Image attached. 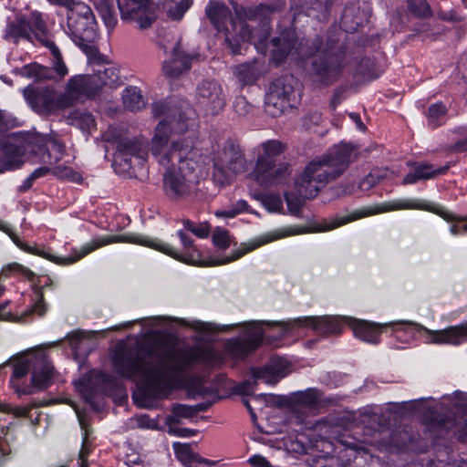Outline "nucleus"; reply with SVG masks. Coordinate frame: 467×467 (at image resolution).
Masks as SVG:
<instances>
[{
	"mask_svg": "<svg viewBox=\"0 0 467 467\" xmlns=\"http://www.w3.org/2000/svg\"><path fill=\"white\" fill-rule=\"evenodd\" d=\"M236 18L233 24L234 30L239 35L243 43L251 42L256 51L271 58H288L295 56H306L309 58H337L345 56L342 46L336 36H328L326 42L317 36L310 46L304 44V38L297 34L295 16L289 23L279 21L275 26V36H271L273 15L285 9L282 0L260 3L256 5H244L231 2Z\"/></svg>",
	"mask_w": 467,
	"mask_h": 467,
	"instance_id": "1",
	"label": "nucleus"
},
{
	"mask_svg": "<svg viewBox=\"0 0 467 467\" xmlns=\"http://www.w3.org/2000/svg\"><path fill=\"white\" fill-rule=\"evenodd\" d=\"M154 117H163L154 130L150 151L165 171L162 188L165 195L174 201L182 200L198 189L199 176L195 171L193 141L190 138L171 140V134H183L193 126L194 120L182 107L161 100L151 105Z\"/></svg>",
	"mask_w": 467,
	"mask_h": 467,
	"instance_id": "2",
	"label": "nucleus"
},
{
	"mask_svg": "<svg viewBox=\"0 0 467 467\" xmlns=\"http://www.w3.org/2000/svg\"><path fill=\"white\" fill-rule=\"evenodd\" d=\"M209 355L202 349L188 350L172 340L160 339L150 345L140 344L136 349L121 348L112 362L120 376L141 379L145 399H162L173 390L182 374Z\"/></svg>",
	"mask_w": 467,
	"mask_h": 467,
	"instance_id": "3",
	"label": "nucleus"
},
{
	"mask_svg": "<svg viewBox=\"0 0 467 467\" xmlns=\"http://www.w3.org/2000/svg\"><path fill=\"white\" fill-rule=\"evenodd\" d=\"M265 326L277 327L279 336L289 332L294 327H311L320 335H336L341 333L342 320L338 317H304L288 322L252 321L244 324L245 338H236L229 342L228 351L235 358H243L255 350L265 337Z\"/></svg>",
	"mask_w": 467,
	"mask_h": 467,
	"instance_id": "4",
	"label": "nucleus"
},
{
	"mask_svg": "<svg viewBox=\"0 0 467 467\" xmlns=\"http://www.w3.org/2000/svg\"><path fill=\"white\" fill-rule=\"evenodd\" d=\"M178 236L180 237L182 244L183 246V250L182 253L177 252L172 246H171L168 244L162 243L158 239H151L146 236L139 235H122L118 238L104 237L95 239L91 243L85 244L76 256L67 258H57L52 256L42 250L33 248L27 244H23L22 242H16V244L26 252L42 256L57 264L75 263L99 247L114 243L116 241H126L154 248L171 256L174 259L190 265H200L202 262V254L200 250L193 244L192 239L182 230H180L178 232Z\"/></svg>",
	"mask_w": 467,
	"mask_h": 467,
	"instance_id": "5",
	"label": "nucleus"
},
{
	"mask_svg": "<svg viewBox=\"0 0 467 467\" xmlns=\"http://www.w3.org/2000/svg\"><path fill=\"white\" fill-rule=\"evenodd\" d=\"M5 38L13 43L26 41L36 56L50 55L53 58H62L59 47L47 30L42 14L37 11L31 12L28 16L17 15L13 21H9L5 30Z\"/></svg>",
	"mask_w": 467,
	"mask_h": 467,
	"instance_id": "6",
	"label": "nucleus"
},
{
	"mask_svg": "<svg viewBox=\"0 0 467 467\" xmlns=\"http://www.w3.org/2000/svg\"><path fill=\"white\" fill-rule=\"evenodd\" d=\"M426 210L431 213H434L443 218L447 222H462L467 221L466 218L457 217L452 214L451 212L446 210L441 206H432L431 204L425 203L423 201L417 199H400L394 200L392 202L382 204L380 207L377 209L370 208H363L360 210H357L351 213L348 215L337 217L333 219L325 228L324 230H333L339 226H342L348 223L353 222L355 220L372 215L379 213L396 211V210ZM451 233L454 235L461 234L463 233H467V222L463 224H453L451 227Z\"/></svg>",
	"mask_w": 467,
	"mask_h": 467,
	"instance_id": "7",
	"label": "nucleus"
},
{
	"mask_svg": "<svg viewBox=\"0 0 467 467\" xmlns=\"http://www.w3.org/2000/svg\"><path fill=\"white\" fill-rule=\"evenodd\" d=\"M67 33L88 58H107L99 53L94 44L97 38V22L91 8L78 3L72 9L67 11Z\"/></svg>",
	"mask_w": 467,
	"mask_h": 467,
	"instance_id": "8",
	"label": "nucleus"
},
{
	"mask_svg": "<svg viewBox=\"0 0 467 467\" xmlns=\"http://www.w3.org/2000/svg\"><path fill=\"white\" fill-rule=\"evenodd\" d=\"M6 123L0 111V173L20 167L26 151L36 152L40 138L28 132H14L5 136Z\"/></svg>",
	"mask_w": 467,
	"mask_h": 467,
	"instance_id": "9",
	"label": "nucleus"
},
{
	"mask_svg": "<svg viewBox=\"0 0 467 467\" xmlns=\"http://www.w3.org/2000/svg\"><path fill=\"white\" fill-rule=\"evenodd\" d=\"M393 327V336L398 340L408 343L414 337V332H425L430 343L459 346L467 340V321L451 326L441 330H431L414 322H393L388 324Z\"/></svg>",
	"mask_w": 467,
	"mask_h": 467,
	"instance_id": "10",
	"label": "nucleus"
},
{
	"mask_svg": "<svg viewBox=\"0 0 467 467\" xmlns=\"http://www.w3.org/2000/svg\"><path fill=\"white\" fill-rule=\"evenodd\" d=\"M13 379H20L32 368L31 385L21 391L22 394H32L36 389H47L52 382L54 368L45 354H40L31 358H14Z\"/></svg>",
	"mask_w": 467,
	"mask_h": 467,
	"instance_id": "11",
	"label": "nucleus"
},
{
	"mask_svg": "<svg viewBox=\"0 0 467 467\" xmlns=\"http://www.w3.org/2000/svg\"><path fill=\"white\" fill-rule=\"evenodd\" d=\"M338 177V171H334L322 156L306 165L296 178L295 188L303 196L315 198L322 188Z\"/></svg>",
	"mask_w": 467,
	"mask_h": 467,
	"instance_id": "12",
	"label": "nucleus"
},
{
	"mask_svg": "<svg viewBox=\"0 0 467 467\" xmlns=\"http://www.w3.org/2000/svg\"><path fill=\"white\" fill-rule=\"evenodd\" d=\"M233 11H234L233 9ZM205 14L214 28L225 35L224 49L228 55L238 56L242 54L243 43L239 35L234 30L233 24L235 22L236 15L231 16L230 9L218 1H210L205 7Z\"/></svg>",
	"mask_w": 467,
	"mask_h": 467,
	"instance_id": "13",
	"label": "nucleus"
},
{
	"mask_svg": "<svg viewBox=\"0 0 467 467\" xmlns=\"http://www.w3.org/2000/svg\"><path fill=\"white\" fill-rule=\"evenodd\" d=\"M108 141H112L116 145L114 153V165H123V170H129L131 167V158L145 160L150 151V142H147L142 136H130L115 134L114 131L108 132L105 135Z\"/></svg>",
	"mask_w": 467,
	"mask_h": 467,
	"instance_id": "14",
	"label": "nucleus"
},
{
	"mask_svg": "<svg viewBox=\"0 0 467 467\" xmlns=\"http://www.w3.org/2000/svg\"><path fill=\"white\" fill-rule=\"evenodd\" d=\"M296 84V81L292 75H285L275 79L266 94L265 111L275 117L286 107H293Z\"/></svg>",
	"mask_w": 467,
	"mask_h": 467,
	"instance_id": "15",
	"label": "nucleus"
},
{
	"mask_svg": "<svg viewBox=\"0 0 467 467\" xmlns=\"http://www.w3.org/2000/svg\"><path fill=\"white\" fill-rule=\"evenodd\" d=\"M195 104L206 115L219 114L226 105V96L222 85L213 79H204L197 84Z\"/></svg>",
	"mask_w": 467,
	"mask_h": 467,
	"instance_id": "16",
	"label": "nucleus"
},
{
	"mask_svg": "<svg viewBox=\"0 0 467 467\" xmlns=\"http://www.w3.org/2000/svg\"><path fill=\"white\" fill-rule=\"evenodd\" d=\"M214 174H222L225 181L247 170V161L240 146L227 141L213 160Z\"/></svg>",
	"mask_w": 467,
	"mask_h": 467,
	"instance_id": "17",
	"label": "nucleus"
},
{
	"mask_svg": "<svg viewBox=\"0 0 467 467\" xmlns=\"http://www.w3.org/2000/svg\"><path fill=\"white\" fill-rule=\"evenodd\" d=\"M122 21L135 24L140 29L150 27L156 19L152 0H117Z\"/></svg>",
	"mask_w": 467,
	"mask_h": 467,
	"instance_id": "18",
	"label": "nucleus"
},
{
	"mask_svg": "<svg viewBox=\"0 0 467 467\" xmlns=\"http://www.w3.org/2000/svg\"><path fill=\"white\" fill-rule=\"evenodd\" d=\"M64 146L58 142H52L43 154V161L48 166H42L36 169L32 173L35 180L44 177L52 172L56 177L67 179L74 182L82 181L81 175L73 171L72 168L64 165H56L63 157Z\"/></svg>",
	"mask_w": 467,
	"mask_h": 467,
	"instance_id": "19",
	"label": "nucleus"
},
{
	"mask_svg": "<svg viewBox=\"0 0 467 467\" xmlns=\"http://www.w3.org/2000/svg\"><path fill=\"white\" fill-rule=\"evenodd\" d=\"M307 74L314 84L319 87H328L336 82L346 65L344 60H303Z\"/></svg>",
	"mask_w": 467,
	"mask_h": 467,
	"instance_id": "20",
	"label": "nucleus"
},
{
	"mask_svg": "<svg viewBox=\"0 0 467 467\" xmlns=\"http://www.w3.org/2000/svg\"><path fill=\"white\" fill-rule=\"evenodd\" d=\"M290 174V166L286 161L262 163L261 166H255L254 170L255 181L264 187L281 184Z\"/></svg>",
	"mask_w": 467,
	"mask_h": 467,
	"instance_id": "21",
	"label": "nucleus"
},
{
	"mask_svg": "<svg viewBox=\"0 0 467 467\" xmlns=\"http://www.w3.org/2000/svg\"><path fill=\"white\" fill-rule=\"evenodd\" d=\"M270 70V63L265 60H246L237 65L233 71L234 77L242 88L254 85Z\"/></svg>",
	"mask_w": 467,
	"mask_h": 467,
	"instance_id": "22",
	"label": "nucleus"
},
{
	"mask_svg": "<svg viewBox=\"0 0 467 467\" xmlns=\"http://www.w3.org/2000/svg\"><path fill=\"white\" fill-rule=\"evenodd\" d=\"M357 148L350 143H339L331 148L323 157L334 171H338L340 176L350 163L358 159Z\"/></svg>",
	"mask_w": 467,
	"mask_h": 467,
	"instance_id": "23",
	"label": "nucleus"
},
{
	"mask_svg": "<svg viewBox=\"0 0 467 467\" xmlns=\"http://www.w3.org/2000/svg\"><path fill=\"white\" fill-rule=\"evenodd\" d=\"M290 363L282 358H273L269 364L263 368L252 369L254 382L262 380L268 384H275L290 372Z\"/></svg>",
	"mask_w": 467,
	"mask_h": 467,
	"instance_id": "24",
	"label": "nucleus"
},
{
	"mask_svg": "<svg viewBox=\"0 0 467 467\" xmlns=\"http://www.w3.org/2000/svg\"><path fill=\"white\" fill-rule=\"evenodd\" d=\"M408 165L410 167V171L404 176L402 180L403 185L414 184L419 181L434 179L440 175L445 174L449 170L448 165L435 168L434 165L425 161L409 162Z\"/></svg>",
	"mask_w": 467,
	"mask_h": 467,
	"instance_id": "25",
	"label": "nucleus"
},
{
	"mask_svg": "<svg viewBox=\"0 0 467 467\" xmlns=\"http://www.w3.org/2000/svg\"><path fill=\"white\" fill-rule=\"evenodd\" d=\"M350 67L352 81L358 86L378 78L385 70L379 60H354Z\"/></svg>",
	"mask_w": 467,
	"mask_h": 467,
	"instance_id": "26",
	"label": "nucleus"
},
{
	"mask_svg": "<svg viewBox=\"0 0 467 467\" xmlns=\"http://www.w3.org/2000/svg\"><path fill=\"white\" fill-rule=\"evenodd\" d=\"M67 74L63 60H52V67H44L36 62L23 67L22 75L37 80L62 78Z\"/></svg>",
	"mask_w": 467,
	"mask_h": 467,
	"instance_id": "27",
	"label": "nucleus"
},
{
	"mask_svg": "<svg viewBox=\"0 0 467 467\" xmlns=\"http://www.w3.org/2000/svg\"><path fill=\"white\" fill-rule=\"evenodd\" d=\"M26 101L33 107L44 109L46 110H54L57 99V93L50 88H35L26 87L23 90Z\"/></svg>",
	"mask_w": 467,
	"mask_h": 467,
	"instance_id": "28",
	"label": "nucleus"
},
{
	"mask_svg": "<svg viewBox=\"0 0 467 467\" xmlns=\"http://www.w3.org/2000/svg\"><path fill=\"white\" fill-rule=\"evenodd\" d=\"M67 88L75 98L79 100L95 95L99 88V83L95 76L78 75L70 78Z\"/></svg>",
	"mask_w": 467,
	"mask_h": 467,
	"instance_id": "29",
	"label": "nucleus"
},
{
	"mask_svg": "<svg viewBox=\"0 0 467 467\" xmlns=\"http://www.w3.org/2000/svg\"><path fill=\"white\" fill-rule=\"evenodd\" d=\"M286 149L285 144L277 140H270L260 144L257 148V159L255 166H261L262 163L283 162L282 154Z\"/></svg>",
	"mask_w": 467,
	"mask_h": 467,
	"instance_id": "30",
	"label": "nucleus"
},
{
	"mask_svg": "<svg viewBox=\"0 0 467 467\" xmlns=\"http://www.w3.org/2000/svg\"><path fill=\"white\" fill-rule=\"evenodd\" d=\"M441 407L430 408L424 414V420L431 425L437 426L438 428L446 431H451L455 427V432L459 431L461 435L467 436V420L464 424L460 421L456 422L454 420L445 418L441 414Z\"/></svg>",
	"mask_w": 467,
	"mask_h": 467,
	"instance_id": "31",
	"label": "nucleus"
},
{
	"mask_svg": "<svg viewBox=\"0 0 467 467\" xmlns=\"http://www.w3.org/2000/svg\"><path fill=\"white\" fill-rule=\"evenodd\" d=\"M387 326L388 324H375L364 320H355L352 323V329L357 337L368 343L378 344L380 328Z\"/></svg>",
	"mask_w": 467,
	"mask_h": 467,
	"instance_id": "32",
	"label": "nucleus"
},
{
	"mask_svg": "<svg viewBox=\"0 0 467 467\" xmlns=\"http://www.w3.org/2000/svg\"><path fill=\"white\" fill-rule=\"evenodd\" d=\"M285 234L278 233L275 234H269L267 235L262 236L258 238L257 240L252 242L249 244H245L241 249L236 250L231 256L224 257L222 260L216 261L213 265H225L228 263H231L233 261H235L244 255L246 253L251 252L254 250L255 248H258L259 246L265 244L269 242L275 241L276 239H279L281 237L285 236Z\"/></svg>",
	"mask_w": 467,
	"mask_h": 467,
	"instance_id": "33",
	"label": "nucleus"
},
{
	"mask_svg": "<svg viewBox=\"0 0 467 467\" xmlns=\"http://www.w3.org/2000/svg\"><path fill=\"white\" fill-rule=\"evenodd\" d=\"M97 11L99 13L105 26L112 30L118 24L115 11V0H90Z\"/></svg>",
	"mask_w": 467,
	"mask_h": 467,
	"instance_id": "34",
	"label": "nucleus"
},
{
	"mask_svg": "<svg viewBox=\"0 0 467 467\" xmlns=\"http://www.w3.org/2000/svg\"><path fill=\"white\" fill-rule=\"evenodd\" d=\"M176 457L185 466L195 462H203L204 464H215L216 462L210 461L201 457L198 453L192 451V447L188 443L175 442L173 444Z\"/></svg>",
	"mask_w": 467,
	"mask_h": 467,
	"instance_id": "35",
	"label": "nucleus"
},
{
	"mask_svg": "<svg viewBox=\"0 0 467 467\" xmlns=\"http://www.w3.org/2000/svg\"><path fill=\"white\" fill-rule=\"evenodd\" d=\"M98 67L96 71V79L99 80V86L108 83L115 84L119 81V70L113 67H107L109 60H91Z\"/></svg>",
	"mask_w": 467,
	"mask_h": 467,
	"instance_id": "36",
	"label": "nucleus"
},
{
	"mask_svg": "<svg viewBox=\"0 0 467 467\" xmlns=\"http://www.w3.org/2000/svg\"><path fill=\"white\" fill-rule=\"evenodd\" d=\"M123 103L131 111H139L145 107L143 96L137 87H129L124 90Z\"/></svg>",
	"mask_w": 467,
	"mask_h": 467,
	"instance_id": "37",
	"label": "nucleus"
},
{
	"mask_svg": "<svg viewBox=\"0 0 467 467\" xmlns=\"http://www.w3.org/2000/svg\"><path fill=\"white\" fill-rule=\"evenodd\" d=\"M191 67L190 60H164L162 70L169 78H178L187 73Z\"/></svg>",
	"mask_w": 467,
	"mask_h": 467,
	"instance_id": "38",
	"label": "nucleus"
},
{
	"mask_svg": "<svg viewBox=\"0 0 467 467\" xmlns=\"http://www.w3.org/2000/svg\"><path fill=\"white\" fill-rule=\"evenodd\" d=\"M447 109L441 102L431 105L426 112L429 125L435 129L445 122Z\"/></svg>",
	"mask_w": 467,
	"mask_h": 467,
	"instance_id": "39",
	"label": "nucleus"
},
{
	"mask_svg": "<svg viewBox=\"0 0 467 467\" xmlns=\"http://www.w3.org/2000/svg\"><path fill=\"white\" fill-rule=\"evenodd\" d=\"M192 0H166L165 7L174 19H181L192 5Z\"/></svg>",
	"mask_w": 467,
	"mask_h": 467,
	"instance_id": "40",
	"label": "nucleus"
},
{
	"mask_svg": "<svg viewBox=\"0 0 467 467\" xmlns=\"http://www.w3.org/2000/svg\"><path fill=\"white\" fill-rule=\"evenodd\" d=\"M358 85H355L354 81H352L350 84H344L339 87H337L333 93V97L331 99L330 106L333 109H336V108L347 98L349 97V95L352 92H356L358 89Z\"/></svg>",
	"mask_w": 467,
	"mask_h": 467,
	"instance_id": "41",
	"label": "nucleus"
},
{
	"mask_svg": "<svg viewBox=\"0 0 467 467\" xmlns=\"http://www.w3.org/2000/svg\"><path fill=\"white\" fill-rule=\"evenodd\" d=\"M327 2L324 5L320 0H304L299 8L294 9V7L291 6V11H293V16L301 13H305L306 16H310L313 11L322 12L327 11Z\"/></svg>",
	"mask_w": 467,
	"mask_h": 467,
	"instance_id": "42",
	"label": "nucleus"
},
{
	"mask_svg": "<svg viewBox=\"0 0 467 467\" xmlns=\"http://www.w3.org/2000/svg\"><path fill=\"white\" fill-rule=\"evenodd\" d=\"M410 12L419 18H427L431 16L432 12L429 3L426 0H407Z\"/></svg>",
	"mask_w": 467,
	"mask_h": 467,
	"instance_id": "43",
	"label": "nucleus"
},
{
	"mask_svg": "<svg viewBox=\"0 0 467 467\" xmlns=\"http://www.w3.org/2000/svg\"><path fill=\"white\" fill-rule=\"evenodd\" d=\"M295 190L296 192H285V199L290 213L293 214H298L302 207L305 205V201L309 198L300 194L296 188Z\"/></svg>",
	"mask_w": 467,
	"mask_h": 467,
	"instance_id": "44",
	"label": "nucleus"
},
{
	"mask_svg": "<svg viewBox=\"0 0 467 467\" xmlns=\"http://www.w3.org/2000/svg\"><path fill=\"white\" fill-rule=\"evenodd\" d=\"M357 9L355 7L346 8L342 17H341V25L345 28L346 31H357L358 27L362 25V18L359 16H354Z\"/></svg>",
	"mask_w": 467,
	"mask_h": 467,
	"instance_id": "45",
	"label": "nucleus"
},
{
	"mask_svg": "<svg viewBox=\"0 0 467 467\" xmlns=\"http://www.w3.org/2000/svg\"><path fill=\"white\" fill-rule=\"evenodd\" d=\"M172 416L169 417L170 422L179 423L181 419H192L195 417V410L191 405L175 404L171 409Z\"/></svg>",
	"mask_w": 467,
	"mask_h": 467,
	"instance_id": "46",
	"label": "nucleus"
},
{
	"mask_svg": "<svg viewBox=\"0 0 467 467\" xmlns=\"http://www.w3.org/2000/svg\"><path fill=\"white\" fill-rule=\"evenodd\" d=\"M170 54L173 58H198L200 57L199 53L196 52H190L188 50H185L182 47V44L181 41L177 42L176 44L172 45L171 47H163V54L164 56Z\"/></svg>",
	"mask_w": 467,
	"mask_h": 467,
	"instance_id": "47",
	"label": "nucleus"
},
{
	"mask_svg": "<svg viewBox=\"0 0 467 467\" xmlns=\"http://www.w3.org/2000/svg\"><path fill=\"white\" fill-rule=\"evenodd\" d=\"M294 400L304 407H315L319 402V393L316 389H309L295 394Z\"/></svg>",
	"mask_w": 467,
	"mask_h": 467,
	"instance_id": "48",
	"label": "nucleus"
},
{
	"mask_svg": "<svg viewBox=\"0 0 467 467\" xmlns=\"http://www.w3.org/2000/svg\"><path fill=\"white\" fill-rule=\"evenodd\" d=\"M234 109L240 117H248L254 114V106L250 104L244 96H237L234 102Z\"/></svg>",
	"mask_w": 467,
	"mask_h": 467,
	"instance_id": "49",
	"label": "nucleus"
},
{
	"mask_svg": "<svg viewBox=\"0 0 467 467\" xmlns=\"http://www.w3.org/2000/svg\"><path fill=\"white\" fill-rule=\"evenodd\" d=\"M47 310V306L44 300V295L41 290L36 291L35 295V302L28 309L27 314L32 315L36 314L38 317H42L46 314Z\"/></svg>",
	"mask_w": 467,
	"mask_h": 467,
	"instance_id": "50",
	"label": "nucleus"
},
{
	"mask_svg": "<svg viewBox=\"0 0 467 467\" xmlns=\"http://www.w3.org/2000/svg\"><path fill=\"white\" fill-rule=\"evenodd\" d=\"M35 407V405L27 406V407H16L13 408L10 405L0 401V411L5 413L13 414L16 418L25 417L30 418L31 409Z\"/></svg>",
	"mask_w": 467,
	"mask_h": 467,
	"instance_id": "51",
	"label": "nucleus"
},
{
	"mask_svg": "<svg viewBox=\"0 0 467 467\" xmlns=\"http://www.w3.org/2000/svg\"><path fill=\"white\" fill-rule=\"evenodd\" d=\"M213 242L218 248L226 249L231 244L229 232L223 228H216L213 234Z\"/></svg>",
	"mask_w": 467,
	"mask_h": 467,
	"instance_id": "52",
	"label": "nucleus"
},
{
	"mask_svg": "<svg viewBox=\"0 0 467 467\" xmlns=\"http://www.w3.org/2000/svg\"><path fill=\"white\" fill-rule=\"evenodd\" d=\"M9 273L20 275L28 280H32L35 276V274L30 269L17 263L8 265L3 269L2 275H8Z\"/></svg>",
	"mask_w": 467,
	"mask_h": 467,
	"instance_id": "53",
	"label": "nucleus"
},
{
	"mask_svg": "<svg viewBox=\"0 0 467 467\" xmlns=\"http://www.w3.org/2000/svg\"><path fill=\"white\" fill-rule=\"evenodd\" d=\"M77 125L83 130H88L95 125L92 114L88 112H77L75 116Z\"/></svg>",
	"mask_w": 467,
	"mask_h": 467,
	"instance_id": "54",
	"label": "nucleus"
},
{
	"mask_svg": "<svg viewBox=\"0 0 467 467\" xmlns=\"http://www.w3.org/2000/svg\"><path fill=\"white\" fill-rule=\"evenodd\" d=\"M78 99L75 98V96L70 92L69 88H67V91L64 94H60V95L57 94L55 109L69 108Z\"/></svg>",
	"mask_w": 467,
	"mask_h": 467,
	"instance_id": "55",
	"label": "nucleus"
},
{
	"mask_svg": "<svg viewBox=\"0 0 467 467\" xmlns=\"http://www.w3.org/2000/svg\"><path fill=\"white\" fill-rule=\"evenodd\" d=\"M263 205L270 212H277L282 208V200L279 196L268 194L262 198Z\"/></svg>",
	"mask_w": 467,
	"mask_h": 467,
	"instance_id": "56",
	"label": "nucleus"
},
{
	"mask_svg": "<svg viewBox=\"0 0 467 467\" xmlns=\"http://www.w3.org/2000/svg\"><path fill=\"white\" fill-rule=\"evenodd\" d=\"M189 393L192 398L197 399L209 397L213 391L201 383H195L190 388Z\"/></svg>",
	"mask_w": 467,
	"mask_h": 467,
	"instance_id": "57",
	"label": "nucleus"
},
{
	"mask_svg": "<svg viewBox=\"0 0 467 467\" xmlns=\"http://www.w3.org/2000/svg\"><path fill=\"white\" fill-rule=\"evenodd\" d=\"M90 451V444L88 441V432L85 431L82 447L78 454V465L79 467H88L87 459Z\"/></svg>",
	"mask_w": 467,
	"mask_h": 467,
	"instance_id": "58",
	"label": "nucleus"
},
{
	"mask_svg": "<svg viewBox=\"0 0 467 467\" xmlns=\"http://www.w3.org/2000/svg\"><path fill=\"white\" fill-rule=\"evenodd\" d=\"M211 226L207 222L195 224L192 234L200 238H206L210 234Z\"/></svg>",
	"mask_w": 467,
	"mask_h": 467,
	"instance_id": "59",
	"label": "nucleus"
},
{
	"mask_svg": "<svg viewBox=\"0 0 467 467\" xmlns=\"http://www.w3.org/2000/svg\"><path fill=\"white\" fill-rule=\"evenodd\" d=\"M248 462L254 467H271L269 462L261 455H254L250 457Z\"/></svg>",
	"mask_w": 467,
	"mask_h": 467,
	"instance_id": "60",
	"label": "nucleus"
},
{
	"mask_svg": "<svg viewBox=\"0 0 467 467\" xmlns=\"http://www.w3.org/2000/svg\"><path fill=\"white\" fill-rule=\"evenodd\" d=\"M452 153H462L467 151V137L458 140L448 149Z\"/></svg>",
	"mask_w": 467,
	"mask_h": 467,
	"instance_id": "61",
	"label": "nucleus"
},
{
	"mask_svg": "<svg viewBox=\"0 0 467 467\" xmlns=\"http://www.w3.org/2000/svg\"><path fill=\"white\" fill-rule=\"evenodd\" d=\"M377 182L378 178L374 174L369 173L359 182V188L362 190H368Z\"/></svg>",
	"mask_w": 467,
	"mask_h": 467,
	"instance_id": "62",
	"label": "nucleus"
},
{
	"mask_svg": "<svg viewBox=\"0 0 467 467\" xmlns=\"http://www.w3.org/2000/svg\"><path fill=\"white\" fill-rule=\"evenodd\" d=\"M170 432L181 437H191L193 436L196 431L186 428H170Z\"/></svg>",
	"mask_w": 467,
	"mask_h": 467,
	"instance_id": "63",
	"label": "nucleus"
},
{
	"mask_svg": "<svg viewBox=\"0 0 467 467\" xmlns=\"http://www.w3.org/2000/svg\"><path fill=\"white\" fill-rule=\"evenodd\" d=\"M322 120V114L319 111L309 112L305 119V121H309L314 125H319Z\"/></svg>",
	"mask_w": 467,
	"mask_h": 467,
	"instance_id": "64",
	"label": "nucleus"
}]
</instances>
